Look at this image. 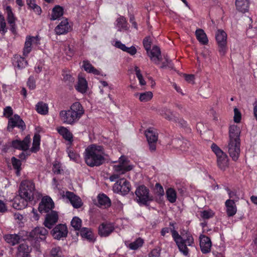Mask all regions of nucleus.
Segmentation results:
<instances>
[{"label": "nucleus", "mask_w": 257, "mask_h": 257, "mask_svg": "<svg viewBox=\"0 0 257 257\" xmlns=\"http://www.w3.org/2000/svg\"><path fill=\"white\" fill-rule=\"evenodd\" d=\"M4 238L7 243L14 246L19 243L21 236L17 234H7L4 236Z\"/></svg>", "instance_id": "nucleus-29"}, {"label": "nucleus", "mask_w": 257, "mask_h": 257, "mask_svg": "<svg viewBox=\"0 0 257 257\" xmlns=\"http://www.w3.org/2000/svg\"><path fill=\"white\" fill-rule=\"evenodd\" d=\"M87 88V83L85 78L79 77L76 89L81 93H85Z\"/></svg>", "instance_id": "nucleus-34"}, {"label": "nucleus", "mask_w": 257, "mask_h": 257, "mask_svg": "<svg viewBox=\"0 0 257 257\" xmlns=\"http://www.w3.org/2000/svg\"><path fill=\"white\" fill-rule=\"evenodd\" d=\"M36 107L37 111L41 114L45 115L48 112V105L42 101L38 102Z\"/></svg>", "instance_id": "nucleus-37"}, {"label": "nucleus", "mask_w": 257, "mask_h": 257, "mask_svg": "<svg viewBox=\"0 0 257 257\" xmlns=\"http://www.w3.org/2000/svg\"><path fill=\"white\" fill-rule=\"evenodd\" d=\"M153 96V93L151 91H147L141 93L139 99L141 102H147L150 101Z\"/></svg>", "instance_id": "nucleus-44"}, {"label": "nucleus", "mask_w": 257, "mask_h": 257, "mask_svg": "<svg viewBox=\"0 0 257 257\" xmlns=\"http://www.w3.org/2000/svg\"><path fill=\"white\" fill-rule=\"evenodd\" d=\"M63 80L65 82H72L74 81V78L69 73L64 72L62 74Z\"/></svg>", "instance_id": "nucleus-58"}, {"label": "nucleus", "mask_w": 257, "mask_h": 257, "mask_svg": "<svg viewBox=\"0 0 257 257\" xmlns=\"http://www.w3.org/2000/svg\"><path fill=\"white\" fill-rule=\"evenodd\" d=\"M211 149L215 154L216 156L222 155V153H224L214 143L211 146Z\"/></svg>", "instance_id": "nucleus-56"}, {"label": "nucleus", "mask_w": 257, "mask_h": 257, "mask_svg": "<svg viewBox=\"0 0 257 257\" xmlns=\"http://www.w3.org/2000/svg\"><path fill=\"white\" fill-rule=\"evenodd\" d=\"M84 113V110L80 102L73 103L69 110H63L59 113V117L64 123L74 124L81 118Z\"/></svg>", "instance_id": "nucleus-3"}, {"label": "nucleus", "mask_w": 257, "mask_h": 257, "mask_svg": "<svg viewBox=\"0 0 257 257\" xmlns=\"http://www.w3.org/2000/svg\"><path fill=\"white\" fill-rule=\"evenodd\" d=\"M240 130L236 125L229 127V137L227 148L230 157L233 161H237L239 157L240 152Z\"/></svg>", "instance_id": "nucleus-2"}, {"label": "nucleus", "mask_w": 257, "mask_h": 257, "mask_svg": "<svg viewBox=\"0 0 257 257\" xmlns=\"http://www.w3.org/2000/svg\"><path fill=\"white\" fill-rule=\"evenodd\" d=\"M124 52H126L131 55H134L137 53V49L134 46L131 47H126V50Z\"/></svg>", "instance_id": "nucleus-59"}, {"label": "nucleus", "mask_w": 257, "mask_h": 257, "mask_svg": "<svg viewBox=\"0 0 257 257\" xmlns=\"http://www.w3.org/2000/svg\"><path fill=\"white\" fill-rule=\"evenodd\" d=\"M7 211L6 204L0 199V213H4Z\"/></svg>", "instance_id": "nucleus-60"}, {"label": "nucleus", "mask_w": 257, "mask_h": 257, "mask_svg": "<svg viewBox=\"0 0 257 257\" xmlns=\"http://www.w3.org/2000/svg\"><path fill=\"white\" fill-rule=\"evenodd\" d=\"M241 119V114L240 111L237 108H234V117L233 120L235 122L239 123L240 122Z\"/></svg>", "instance_id": "nucleus-53"}, {"label": "nucleus", "mask_w": 257, "mask_h": 257, "mask_svg": "<svg viewBox=\"0 0 257 257\" xmlns=\"http://www.w3.org/2000/svg\"><path fill=\"white\" fill-rule=\"evenodd\" d=\"M68 156L71 159L73 160H76L78 157V154L70 151L68 153Z\"/></svg>", "instance_id": "nucleus-63"}, {"label": "nucleus", "mask_w": 257, "mask_h": 257, "mask_svg": "<svg viewBox=\"0 0 257 257\" xmlns=\"http://www.w3.org/2000/svg\"><path fill=\"white\" fill-rule=\"evenodd\" d=\"M215 38L220 55L225 56L227 50L226 33L223 30H218L215 34Z\"/></svg>", "instance_id": "nucleus-7"}, {"label": "nucleus", "mask_w": 257, "mask_h": 257, "mask_svg": "<svg viewBox=\"0 0 257 257\" xmlns=\"http://www.w3.org/2000/svg\"><path fill=\"white\" fill-rule=\"evenodd\" d=\"M160 114L165 119L171 120L173 117V114L170 109L167 108H163L160 110Z\"/></svg>", "instance_id": "nucleus-46"}, {"label": "nucleus", "mask_w": 257, "mask_h": 257, "mask_svg": "<svg viewBox=\"0 0 257 257\" xmlns=\"http://www.w3.org/2000/svg\"><path fill=\"white\" fill-rule=\"evenodd\" d=\"M72 28L69 25L68 20L64 19L62 20L59 24L56 26L55 29L56 34L58 35L65 34L70 31H71Z\"/></svg>", "instance_id": "nucleus-18"}, {"label": "nucleus", "mask_w": 257, "mask_h": 257, "mask_svg": "<svg viewBox=\"0 0 257 257\" xmlns=\"http://www.w3.org/2000/svg\"><path fill=\"white\" fill-rule=\"evenodd\" d=\"M40 141V136L35 134L33 138V146L31 149L32 152H36L39 150Z\"/></svg>", "instance_id": "nucleus-42"}, {"label": "nucleus", "mask_w": 257, "mask_h": 257, "mask_svg": "<svg viewBox=\"0 0 257 257\" xmlns=\"http://www.w3.org/2000/svg\"><path fill=\"white\" fill-rule=\"evenodd\" d=\"M214 214V212L212 210H206L201 212V217L204 219H208L213 217Z\"/></svg>", "instance_id": "nucleus-51"}, {"label": "nucleus", "mask_w": 257, "mask_h": 257, "mask_svg": "<svg viewBox=\"0 0 257 257\" xmlns=\"http://www.w3.org/2000/svg\"><path fill=\"white\" fill-rule=\"evenodd\" d=\"M66 197L71 202L72 206L75 208H80L83 203L80 198L74 194V193L67 191L66 192Z\"/></svg>", "instance_id": "nucleus-22"}, {"label": "nucleus", "mask_w": 257, "mask_h": 257, "mask_svg": "<svg viewBox=\"0 0 257 257\" xmlns=\"http://www.w3.org/2000/svg\"><path fill=\"white\" fill-rule=\"evenodd\" d=\"M6 11L7 17V20L10 25V30L14 34H16V21L17 18L15 17L14 13L12 12V8L10 6H8L5 9Z\"/></svg>", "instance_id": "nucleus-16"}, {"label": "nucleus", "mask_w": 257, "mask_h": 257, "mask_svg": "<svg viewBox=\"0 0 257 257\" xmlns=\"http://www.w3.org/2000/svg\"><path fill=\"white\" fill-rule=\"evenodd\" d=\"M35 191V185L31 180H25L21 182L19 188V196L29 201H32Z\"/></svg>", "instance_id": "nucleus-5"}, {"label": "nucleus", "mask_w": 257, "mask_h": 257, "mask_svg": "<svg viewBox=\"0 0 257 257\" xmlns=\"http://www.w3.org/2000/svg\"><path fill=\"white\" fill-rule=\"evenodd\" d=\"M145 135L149 144V150L151 152L155 151L158 140V134L157 130L154 127H149L145 131Z\"/></svg>", "instance_id": "nucleus-8"}, {"label": "nucleus", "mask_w": 257, "mask_h": 257, "mask_svg": "<svg viewBox=\"0 0 257 257\" xmlns=\"http://www.w3.org/2000/svg\"><path fill=\"white\" fill-rule=\"evenodd\" d=\"M8 28L4 17L0 14V33L4 35L7 32Z\"/></svg>", "instance_id": "nucleus-48"}, {"label": "nucleus", "mask_w": 257, "mask_h": 257, "mask_svg": "<svg viewBox=\"0 0 257 257\" xmlns=\"http://www.w3.org/2000/svg\"><path fill=\"white\" fill-rule=\"evenodd\" d=\"M83 68L86 71L93 73L94 75H100V71L95 68L88 61H83Z\"/></svg>", "instance_id": "nucleus-33"}, {"label": "nucleus", "mask_w": 257, "mask_h": 257, "mask_svg": "<svg viewBox=\"0 0 257 257\" xmlns=\"http://www.w3.org/2000/svg\"><path fill=\"white\" fill-rule=\"evenodd\" d=\"M12 163L14 168L16 170L17 175L19 176L20 175V171L21 170V161L13 157L12 158Z\"/></svg>", "instance_id": "nucleus-43"}, {"label": "nucleus", "mask_w": 257, "mask_h": 257, "mask_svg": "<svg viewBox=\"0 0 257 257\" xmlns=\"http://www.w3.org/2000/svg\"><path fill=\"white\" fill-rule=\"evenodd\" d=\"M29 200H26L24 198H21L18 200L16 199L13 204V206L15 208L18 210H21L25 208L28 205V202Z\"/></svg>", "instance_id": "nucleus-35"}, {"label": "nucleus", "mask_w": 257, "mask_h": 257, "mask_svg": "<svg viewBox=\"0 0 257 257\" xmlns=\"http://www.w3.org/2000/svg\"><path fill=\"white\" fill-rule=\"evenodd\" d=\"M156 193L158 196H163L164 191L162 186L160 183H156L155 185Z\"/></svg>", "instance_id": "nucleus-55"}, {"label": "nucleus", "mask_w": 257, "mask_h": 257, "mask_svg": "<svg viewBox=\"0 0 257 257\" xmlns=\"http://www.w3.org/2000/svg\"><path fill=\"white\" fill-rule=\"evenodd\" d=\"M144 243V240L141 238H137L135 241L130 243L129 247L133 250H136L141 247Z\"/></svg>", "instance_id": "nucleus-45"}, {"label": "nucleus", "mask_w": 257, "mask_h": 257, "mask_svg": "<svg viewBox=\"0 0 257 257\" xmlns=\"http://www.w3.org/2000/svg\"><path fill=\"white\" fill-rule=\"evenodd\" d=\"M15 127H18L22 131L26 128L24 121L18 114H15L9 119L7 130L10 132H12Z\"/></svg>", "instance_id": "nucleus-10"}, {"label": "nucleus", "mask_w": 257, "mask_h": 257, "mask_svg": "<svg viewBox=\"0 0 257 257\" xmlns=\"http://www.w3.org/2000/svg\"><path fill=\"white\" fill-rule=\"evenodd\" d=\"M13 64L19 69L24 68L28 65V62L24 57L15 55L13 59Z\"/></svg>", "instance_id": "nucleus-27"}, {"label": "nucleus", "mask_w": 257, "mask_h": 257, "mask_svg": "<svg viewBox=\"0 0 257 257\" xmlns=\"http://www.w3.org/2000/svg\"><path fill=\"white\" fill-rule=\"evenodd\" d=\"M200 246L201 251L203 253H207L211 250V241L210 238L204 235L200 236Z\"/></svg>", "instance_id": "nucleus-20"}, {"label": "nucleus", "mask_w": 257, "mask_h": 257, "mask_svg": "<svg viewBox=\"0 0 257 257\" xmlns=\"http://www.w3.org/2000/svg\"><path fill=\"white\" fill-rule=\"evenodd\" d=\"M81 220L78 217H74L72 219L71 224L75 230H79L81 226Z\"/></svg>", "instance_id": "nucleus-49"}, {"label": "nucleus", "mask_w": 257, "mask_h": 257, "mask_svg": "<svg viewBox=\"0 0 257 257\" xmlns=\"http://www.w3.org/2000/svg\"><path fill=\"white\" fill-rule=\"evenodd\" d=\"M116 22V26L118 28L119 31L127 29V22L123 16H120L117 18Z\"/></svg>", "instance_id": "nucleus-41"}, {"label": "nucleus", "mask_w": 257, "mask_h": 257, "mask_svg": "<svg viewBox=\"0 0 257 257\" xmlns=\"http://www.w3.org/2000/svg\"><path fill=\"white\" fill-rule=\"evenodd\" d=\"M115 46L117 47V48L120 49L121 50H122L123 51H125V50H126V49L127 47L125 46V45L124 44H122L119 41L116 42Z\"/></svg>", "instance_id": "nucleus-62"}, {"label": "nucleus", "mask_w": 257, "mask_h": 257, "mask_svg": "<svg viewBox=\"0 0 257 257\" xmlns=\"http://www.w3.org/2000/svg\"><path fill=\"white\" fill-rule=\"evenodd\" d=\"M58 214L56 211H52L51 213L46 215L45 220L44 221L45 226L51 229L53 226L58 221Z\"/></svg>", "instance_id": "nucleus-21"}, {"label": "nucleus", "mask_w": 257, "mask_h": 257, "mask_svg": "<svg viewBox=\"0 0 257 257\" xmlns=\"http://www.w3.org/2000/svg\"><path fill=\"white\" fill-rule=\"evenodd\" d=\"M249 0H236L235 6L238 11L245 13L249 9Z\"/></svg>", "instance_id": "nucleus-32"}, {"label": "nucleus", "mask_w": 257, "mask_h": 257, "mask_svg": "<svg viewBox=\"0 0 257 257\" xmlns=\"http://www.w3.org/2000/svg\"><path fill=\"white\" fill-rule=\"evenodd\" d=\"M160 253L157 249H153L149 254L150 257H160Z\"/></svg>", "instance_id": "nucleus-61"}, {"label": "nucleus", "mask_w": 257, "mask_h": 257, "mask_svg": "<svg viewBox=\"0 0 257 257\" xmlns=\"http://www.w3.org/2000/svg\"><path fill=\"white\" fill-rule=\"evenodd\" d=\"M80 233L82 237L90 241H93L94 240V235L90 229L86 227L82 228L80 230Z\"/></svg>", "instance_id": "nucleus-36"}, {"label": "nucleus", "mask_w": 257, "mask_h": 257, "mask_svg": "<svg viewBox=\"0 0 257 257\" xmlns=\"http://www.w3.org/2000/svg\"><path fill=\"white\" fill-rule=\"evenodd\" d=\"M152 41L151 38L150 36H148L145 37L143 40V45L146 49V50L147 51L148 53L149 54V51L150 50L151 48Z\"/></svg>", "instance_id": "nucleus-52"}, {"label": "nucleus", "mask_w": 257, "mask_h": 257, "mask_svg": "<svg viewBox=\"0 0 257 257\" xmlns=\"http://www.w3.org/2000/svg\"><path fill=\"white\" fill-rule=\"evenodd\" d=\"M149 55L151 60L156 64H159L162 59L160 49L156 46L153 47Z\"/></svg>", "instance_id": "nucleus-23"}, {"label": "nucleus", "mask_w": 257, "mask_h": 257, "mask_svg": "<svg viewBox=\"0 0 257 257\" xmlns=\"http://www.w3.org/2000/svg\"><path fill=\"white\" fill-rule=\"evenodd\" d=\"M114 230V225L110 223H102L98 227V234L101 237L109 236Z\"/></svg>", "instance_id": "nucleus-17"}, {"label": "nucleus", "mask_w": 257, "mask_h": 257, "mask_svg": "<svg viewBox=\"0 0 257 257\" xmlns=\"http://www.w3.org/2000/svg\"><path fill=\"white\" fill-rule=\"evenodd\" d=\"M185 79L186 81L191 82L192 81H193L194 79V76L192 74H185Z\"/></svg>", "instance_id": "nucleus-64"}, {"label": "nucleus", "mask_w": 257, "mask_h": 257, "mask_svg": "<svg viewBox=\"0 0 257 257\" xmlns=\"http://www.w3.org/2000/svg\"><path fill=\"white\" fill-rule=\"evenodd\" d=\"M36 81L33 76H30L27 81V86L30 89H34L36 87Z\"/></svg>", "instance_id": "nucleus-54"}, {"label": "nucleus", "mask_w": 257, "mask_h": 257, "mask_svg": "<svg viewBox=\"0 0 257 257\" xmlns=\"http://www.w3.org/2000/svg\"><path fill=\"white\" fill-rule=\"evenodd\" d=\"M195 35L197 40L202 45H207L208 44V38L203 29H197L195 31Z\"/></svg>", "instance_id": "nucleus-30"}, {"label": "nucleus", "mask_w": 257, "mask_h": 257, "mask_svg": "<svg viewBox=\"0 0 257 257\" xmlns=\"http://www.w3.org/2000/svg\"><path fill=\"white\" fill-rule=\"evenodd\" d=\"M52 171L57 175L61 174L63 171V170L62 169L61 164L59 162L55 161L53 163Z\"/></svg>", "instance_id": "nucleus-47"}, {"label": "nucleus", "mask_w": 257, "mask_h": 257, "mask_svg": "<svg viewBox=\"0 0 257 257\" xmlns=\"http://www.w3.org/2000/svg\"><path fill=\"white\" fill-rule=\"evenodd\" d=\"M113 167L114 171L119 174H123L133 169V167L128 164L126 157L123 156L119 158L118 164L114 165Z\"/></svg>", "instance_id": "nucleus-11"}, {"label": "nucleus", "mask_w": 257, "mask_h": 257, "mask_svg": "<svg viewBox=\"0 0 257 257\" xmlns=\"http://www.w3.org/2000/svg\"><path fill=\"white\" fill-rule=\"evenodd\" d=\"M68 229L66 225L59 224L51 231V234L55 239H60L67 235Z\"/></svg>", "instance_id": "nucleus-14"}, {"label": "nucleus", "mask_w": 257, "mask_h": 257, "mask_svg": "<svg viewBox=\"0 0 257 257\" xmlns=\"http://www.w3.org/2000/svg\"><path fill=\"white\" fill-rule=\"evenodd\" d=\"M226 214L228 217L234 216L237 212L235 202L233 200L227 199L225 202Z\"/></svg>", "instance_id": "nucleus-25"}, {"label": "nucleus", "mask_w": 257, "mask_h": 257, "mask_svg": "<svg viewBox=\"0 0 257 257\" xmlns=\"http://www.w3.org/2000/svg\"><path fill=\"white\" fill-rule=\"evenodd\" d=\"M30 250L27 244L21 243L18 246L16 257H30Z\"/></svg>", "instance_id": "nucleus-26"}, {"label": "nucleus", "mask_w": 257, "mask_h": 257, "mask_svg": "<svg viewBox=\"0 0 257 257\" xmlns=\"http://www.w3.org/2000/svg\"><path fill=\"white\" fill-rule=\"evenodd\" d=\"M98 202L100 207L108 208L111 206L110 199L104 194H99L98 197Z\"/></svg>", "instance_id": "nucleus-31"}, {"label": "nucleus", "mask_w": 257, "mask_h": 257, "mask_svg": "<svg viewBox=\"0 0 257 257\" xmlns=\"http://www.w3.org/2000/svg\"><path fill=\"white\" fill-rule=\"evenodd\" d=\"M149 189L144 185L137 187L135 191L137 202L144 205L148 206V202L153 200V196L149 195Z\"/></svg>", "instance_id": "nucleus-6"}, {"label": "nucleus", "mask_w": 257, "mask_h": 257, "mask_svg": "<svg viewBox=\"0 0 257 257\" xmlns=\"http://www.w3.org/2000/svg\"><path fill=\"white\" fill-rule=\"evenodd\" d=\"M40 41L38 37L29 36L26 38L24 48L23 49V55L27 56L32 50V45L33 43L38 44Z\"/></svg>", "instance_id": "nucleus-19"}, {"label": "nucleus", "mask_w": 257, "mask_h": 257, "mask_svg": "<svg viewBox=\"0 0 257 257\" xmlns=\"http://www.w3.org/2000/svg\"><path fill=\"white\" fill-rule=\"evenodd\" d=\"M48 234V231L43 227H37L29 233L27 235L28 239H35L38 241L39 239L43 240Z\"/></svg>", "instance_id": "nucleus-12"}, {"label": "nucleus", "mask_w": 257, "mask_h": 257, "mask_svg": "<svg viewBox=\"0 0 257 257\" xmlns=\"http://www.w3.org/2000/svg\"><path fill=\"white\" fill-rule=\"evenodd\" d=\"M113 191L122 195L127 194L131 190L130 182L124 178L118 180L113 186Z\"/></svg>", "instance_id": "nucleus-9"}, {"label": "nucleus", "mask_w": 257, "mask_h": 257, "mask_svg": "<svg viewBox=\"0 0 257 257\" xmlns=\"http://www.w3.org/2000/svg\"><path fill=\"white\" fill-rule=\"evenodd\" d=\"M166 196L168 200L173 203L176 201L177 193L173 188H169L166 191Z\"/></svg>", "instance_id": "nucleus-38"}, {"label": "nucleus", "mask_w": 257, "mask_h": 257, "mask_svg": "<svg viewBox=\"0 0 257 257\" xmlns=\"http://www.w3.org/2000/svg\"><path fill=\"white\" fill-rule=\"evenodd\" d=\"M172 237L176 242L180 251L187 255L189 252L187 245L191 246L194 243V239L190 233H186L185 236H181L178 232L175 230H171Z\"/></svg>", "instance_id": "nucleus-4"}, {"label": "nucleus", "mask_w": 257, "mask_h": 257, "mask_svg": "<svg viewBox=\"0 0 257 257\" xmlns=\"http://www.w3.org/2000/svg\"><path fill=\"white\" fill-rule=\"evenodd\" d=\"M63 14V9L59 6L55 7L52 11L51 20H55L61 17Z\"/></svg>", "instance_id": "nucleus-39"}, {"label": "nucleus", "mask_w": 257, "mask_h": 257, "mask_svg": "<svg viewBox=\"0 0 257 257\" xmlns=\"http://www.w3.org/2000/svg\"><path fill=\"white\" fill-rule=\"evenodd\" d=\"M26 3L29 8L33 10L38 15L41 14V9L36 4L35 0H26Z\"/></svg>", "instance_id": "nucleus-40"}, {"label": "nucleus", "mask_w": 257, "mask_h": 257, "mask_svg": "<svg viewBox=\"0 0 257 257\" xmlns=\"http://www.w3.org/2000/svg\"><path fill=\"white\" fill-rule=\"evenodd\" d=\"M62 251L59 246L55 247L51 249L49 257H62Z\"/></svg>", "instance_id": "nucleus-50"}, {"label": "nucleus", "mask_w": 257, "mask_h": 257, "mask_svg": "<svg viewBox=\"0 0 257 257\" xmlns=\"http://www.w3.org/2000/svg\"><path fill=\"white\" fill-rule=\"evenodd\" d=\"M217 162L218 167L222 170H225L228 167V157L225 153H223L222 155L217 156Z\"/></svg>", "instance_id": "nucleus-28"}, {"label": "nucleus", "mask_w": 257, "mask_h": 257, "mask_svg": "<svg viewBox=\"0 0 257 257\" xmlns=\"http://www.w3.org/2000/svg\"><path fill=\"white\" fill-rule=\"evenodd\" d=\"M54 207L52 199L49 196L44 197L39 204V211L40 213H47Z\"/></svg>", "instance_id": "nucleus-13"}, {"label": "nucleus", "mask_w": 257, "mask_h": 257, "mask_svg": "<svg viewBox=\"0 0 257 257\" xmlns=\"http://www.w3.org/2000/svg\"><path fill=\"white\" fill-rule=\"evenodd\" d=\"M104 149L102 146L91 145L85 149V162L91 167L99 166L104 162Z\"/></svg>", "instance_id": "nucleus-1"}, {"label": "nucleus", "mask_w": 257, "mask_h": 257, "mask_svg": "<svg viewBox=\"0 0 257 257\" xmlns=\"http://www.w3.org/2000/svg\"><path fill=\"white\" fill-rule=\"evenodd\" d=\"M31 138L30 136H26L23 141L14 140L12 142V146L16 149L27 151L30 147Z\"/></svg>", "instance_id": "nucleus-15"}, {"label": "nucleus", "mask_w": 257, "mask_h": 257, "mask_svg": "<svg viewBox=\"0 0 257 257\" xmlns=\"http://www.w3.org/2000/svg\"><path fill=\"white\" fill-rule=\"evenodd\" d=\"M58 133L62 136V137L66 140L69 142V144L71 145L73 141V134L66 127L61 126L57 128Z\"/></svg>", "instance_id": "nucleus-24"}, {"label": "nucleus", "mask_w": 257, "mask_h": 257, "mask_svg": "<svg viewBox=\"0 0 257 257\" xmlns=\"http://www.w3.org/2000/svg\"><path fill=\"white\" fill-rule=\"evenodd\" d=\"M13 110L11 106H7L4 109V115L8 118L12 117Z\"/></svg>", "instance_id": "nucleus-57"}]
</instances>
